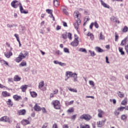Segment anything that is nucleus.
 Listing matches in <instances>:
<instances>
[{"instance_id": "nucleus-1", "label": "nucleus", "mask_w": 128, "mask_h": 128, "mask_svg": "<svg viewBox=\"0 0 128 128\" xmlns=\"http://www.w3.org/2000/svg\"><path fill=\"white\" fill-rule=\"evenodd\" d=\"M66 76L67 78H65L66 81L69 78H74V82H78V74H76V73H74L72 72H66Z\"/></svg>"}, {"instance_id": "nucleus-2", "label": "nucleus", "mask_w": 128, "mask_h": 128, "mask_svg": "<svg viewBox=\"0 0 128 128\" xmlns=\"http://www.w3.org/2000/svg\"><path fill=\"white\" fill-rule=\"evenodd\" d=\"M52 104H53L54 108H56V110H60V103L58 100H53Z\"/></svg>"}, {"instance_id": "nucleus-3", "label": "nucleus", "mask_w": 128, "mask_h": 128, "mask_svg": "<svg viewBox=\"0 0 128 128\" xmlns=\"http://www.w3.org/2000/svg\"><path fill=\"white\" fill-rule=\"evenodd\" d=\"M74 36L75 37L74 40L70 43V44L72 46H78V37L76 34Z\"/></svg>"}, {"instance_id": "nucleus-4", "label": "nucleus", "mask_w": 128, "mask_h": 128, "mask_svg": "<svg viewBox=\"0 0 128 128\" xmlns=\"http://www.w3.org/2000/svg\"><path fill=\"white\" fill-rule=\"evenodd\" d=\"M80 120H85L87 122L92 120V116L88 114H84L80 116Z\"/></svg>"}, {"instance_id": "nucleus-5", "label": "nucleus", "mask_w": 128, "mask_h": 128, "mask_svg": "<svg viewBox=\"0 0 128 128\" xmlns=\"http://www.w3.org/2000/svg\"><path fill=\"white\" fill-rule=\"evenodd\" d=\"M19 8L20 10V12L21 14H28V11L24 10V8L22 7V3H19Z\"/></svg>"}, {"instance_id": "nucleus-6", "label": "nucleus", "mask_w": 128, "mask_h": 128, "mask_svg": "<svg viewBox=\"0 0 128 128\" xmlns=\"http://www.w3.org/2000/svg\"><path fill=\"white\" fill-rule=\"evenodd\" d=\"M20 55L22 58H26V56H28V52L26 51H23L20 54Z\"/></svg>"}, {"instance_id": "nucleus-7", "label": "nucleus", "mask_w": 128, "mask_h": 128, "mask_svg": "<svg viewBox=\"0 0 128 128\" xmlns=\"http://www.w3.org/2000/svg\"><path fill=\"white\" fill-rule=\"evenodd\" d=\"M106 122V119L102 121H99L97 122V126L98 128H102V126H104V124Z\"/></svg>"}, {"instance_id": "nucleus-8", "label": "nucleus", "mask_w": 128, "mask_h": 128, "mask_svg": "<svg viewBox=\"0 0 128 128\" xmlns=\"http://www.w3.org/2000/svg\"><path fill=\"white\" fill-rule=\"evenodd\" d=\"M80 20L78 19L76 20V22L74 24V26L76 30H78L80 26Z\"/></svg>"}, {"instance_id": "nucleus-9", "label": "nucleus", "mask_w": 128, "mask_h": 128, "mask_svg": "<svg viewBox=\"0 0 128 128\" xmlns=\"http://www.w3.org/2000/svg\"><path fill=\"white\" fill-rule=\"evenodd\" d=\"M26 110H18L17 114H18V116H24L26 114Z\"/></svg>"}, {"instance_id": "nucleus-10", "label": "nucleus", "mask_w": 128, "mask_h": 128, "mask_svg": "<svg viewBox=\"0 0 128 128\" xmlns=\"http://www.w3.org/2000/svg\"><path fill=\"white\" fill-rule=\"evenodd\" d=\"M16 2H18V1L16 0L12 1L11 2L12 7L14 8H18V5L16 4Z\"/></svg>"}, {"instance_id": "nucleus-11", "label": "nucleus", "mask_w": 128, "mask_h": 128, "mask_svg": "<svg viewBox=\"0 0 128 128\" xmlns=\"http://www.w3.org/2000/svg\"><path fill=\"white\" fill-rule=\"evenodd\" d=\"M74 18H78V20H80V12L78 10L75 11L74 14Z\"/></svg>"}, {"instance_id": "nucleus-12", "label": "nucleus", "mask_w": 128, "mask_h": 128, "mask_svg": "<svg viewBox=\"0 0 128 128\" xmlns=\"http://www.w3.org/2000/svg\"><path fill=\"white\" fill-rule=\"evenodd\" d=\"M10 120L8 117L4 116L0 118V122H8Z\"/></svg>"}, {"instance_id": "nucleus-13", "label": "nucleus", "mask_w": 128, "mask_h": 128, "mask_svg": "<svg viewBox=\"0 0 128 128\" xmlns=\"http://www.w3.org/2000/svg\"><path fill=\"white\" fill-rule=\"evenodd\" d=\"M4 56L7 58H10L12 56V52L10 51H9L8 52H5Z\"/></svg>"}, {"instance_id": "nucleus-14", "label": "nucleus", "mask_w": 128, "mask_h": 128, "mask_svg": "<svg viewBox=\"0 0 128 128\" xmlns=\"http://www.w3.org/2000/svg\"><path fill=\"white\" fill-rule=\"evenodd\" d=\"M13 98H14V100H16L17 102H18V100H20L22 99L21 96H18L17 94L14 95Z\"/></svg>"}, {"instance_id": "nucleus-15", "label": "nucleus", "mask_w": 128, "mask_h": 128, "mask_svg": "<svg viewBox=\"0 0 128 128\" xmlns=\"http://www.w3.org/2000/svg\"><path fill=\"white\" fill-rule=\"evenodd\" d=\"M34 108L36 112H40V110H42V108H40V106H38V104H35Z\"/></svg>"}, {"instance_id": "nucleus-16", "label": "nucleus", "mask_w": 128, "mask_h": 128, "mask_svg": "<svg viewBox=\"0 0 128 128\" xmlns=\"http://www.w3.org/2000/svg\"><path fill=\"white\" fill-rule=\"evenodd\" d=\"M111 22H118L120 24V20H118V18H116L115 16H112L110 18Z\"/></svg>"}, {"instance_id": "nucleus-17", "label": "nucleus", "mask_w": 128, "mask_h": 128, "mask_svg": "<svg viewBox=\"0 0 128 128\" xmlns=\"http://www.w3.org/2000/svg\"><path fill=\"white\" fill-rule=\"evenodd\" d=\"M21 124L23 125V126H26V124H30V121H28V120H23L22 122H21Z\"/></svg>"}, {"instance_id": "nucleus-18", "label": "nucleus", "mask_w": 128, "mask_h": 128, "mask_svg": "<svg viewBox=\"0 0 128 128\" xmlns=\"http://www.w3.org/2000/svg\"><path fill=\"white\" fill-rule=\"evenodd\" d=\"M28 85H22L21 86L20 88L22 90V92H25L26 90V88H28Z\"/></svg>"}, {"instance_id": "nucleus-19", "label": "nucleus", "mask_w": 128, "mask_h": 128, "mask_svg": "<svg viewBox=\"0 0 128 128\" xmlns=\"http://www.w3.org/2000/svg\"><path fill=\"white\" fill-rule=\"evenodd\" d=\"M100 2H101V4L102 6H104V8H110V6L108 5V4L104 3V1H102V0H100Z\"/></svg>"}, {"instance_id": "nucleus-20", "label": "nucleus", "mask_w": 128, "mask_h": 128, "mask_svg": "<svg viewBox=\"0 0 128 128\" xmlns=\"http://www.w3.org/2000/svg\"><path fill=\"white\" fill-rule=\"evenodd\" d=\"M118 96L120 98H124V93L122 92H120V91H119L117 92Z\"/></svg>"}, {"instance_id": "nucleus-21", "label": "nucleus", "mask_w": 128, "mask_h": 128, "mask_svg": "<svg viewBox=\"0 0 128 128\" xmlns=\"http://www.w3.org/2000/svg\"><path fill=\"white\" fill-rule=\"evenodd\" d=\"M126 104H128V98H125L121 102V104L122 106H126Z\"/></svg>"}, {"instance_id": "nucleus-22", "label": "nucleus", "mask_w": 128, "mask_h": 128, "mask_svg": "<svg viewBox=\"0 0 128 128\" xmlns=\"http://www.w3.org/2000/svg\"><path fill=\"white\" fill-rule=\"evenodd\" d=\"M44 86V80H42L38 84V88L42 90V86Z\"/></svg>"}, {"instance_id": "nucleus-23", "label": "nucleus", "mask_w": 128, "mask_h": 128, "mask_svg": "<svg viewBox=\"0 0 128 128\" xmlns=\"http://www.w3.org/2000/svg\"><path fill=\"white\" fill-rule=\"evenodd\" d=\"M20 80H22V78L18 75H16L14 78V82H20Z\"/></svg>"}, {"instance_id": "nucleus-24", "label": "nucleus", "mask_w": 128, "mask_h": 128, "mask_svg": "<svg viewBox=\"0 0 128 128\" xmlns=\"http://www.w3.org/2000/svg\"><path fill=\"white\" fill-rule=\"evenodd\" d=\"M2 96H10V94L8 92L6 91L2 92Z\"/></svg>"}, {"instance_id": "nucleus-25", "label": "nucleus", "mask_w": 128, "mask_h": 128, "mask_svg": "<svg viewBox=\"0 0 128 128\" xmlns=\"http://www.w3.org/2000/svg\"><path fill=\"white\" fill-rule=\"evenodd\" d=\"M95 50H96V52H104V50L102 49L100 47H96L95 48Z\"/></svg>"}, {"instance_id": "nucleus-26", "label": "nucleus", "mask_w": 128, "mask_h": 128, "mask_svg": "<svg viewBox=\"0 0 128 128\" xmlns=\"http://www.w3.org/2000/svg\"><path fill=\"white\" fill-rule=\"evenodd\" d=\"M22 59L23 58L19 54L18 56L16 58V59L15 60V62H22Z\"/></svg>"}, {"instance_id": "nucleus-27", "label": "nucleus", "mask_w": 128, "mask_h": 128, "mask_svg": "<svg viewBox=\"0 0 128 128\" xmlns=\"http://www.w3.org/2000/svg\"><path fill=\"white\" fill-rule=\"evenodd\" d=\"M88 52L90 54V56H96V54L94 52V51H92L91 50H88Z\"/></svg>"}, {"instance_id": "nucleus-28", "label": "nucleus", "mask_w": 128, "mask_h": 128, "mask_svg": "<svg viewBox=\"0 0 128 128\" xmlns=\"http://www.w3.org/2000/svg\"><path fill=\"white\" fill-rule=\"evenodd\" d=\"M87 36H90V38L92 40H94V34L90 32H88Z\"/></svg>"}, {"instance_id": "nucleus-29", "label": "nucleus", "mask_w": 128, "mask_h": 128, "mask_svg": "<svg viewBox=\"0 0 128 128\" xmlns=\"http://www.w3.org/2000/svg\"><path fill=\"white\" fill-rule=\"evenodd\" d=\"M126 40H128V37H126L124 40H123L120 44V46H124L125 44H126Z\"/></svg>"}, {"instance_id": "nucleus-30", "label": "nucleus", "mask_w": 128, "mask_h": 128, "mask_svg": "<svg viewBox=\"0 0 128 128\" xmlns=\"http://www.w3.org/2000/svg\"><path fill=\"white\" fill-rule=\"evenodd\" d=\"M54 6H60V2L58 0H54Z\"/></svg>"}, {"instance_id": "nucleus-31", "label": "nucleus", "mask_w": 128, "mask_h": 128, "mask_svg": "<svg viewBox=\"0 0 128 128\" xmlns=\"http://www.w3.org/2000/svg\"><path fill=\"white\" fill-rule=\"evenodd\" d=\"M88 20H90V18H88V16H86L84 18V23L83 24V26H84L86 22H88Z\"/></svg>"}, {"instance_id": "nucleus-32", "label": "nucleus", "mask_w": 128, "mask_h": 128, "mask_svg": "<svg viewBox=\"0 0 128 128\" xmlns=\"http://www.w3.org/2000/svg\"><path fill=\"white\" fill-rule=\"evenodd\" d=\"M30 93L31 94V96H32V98H36L38 96V94H36V92H30Z\"/></svg>"}, {"instance_id": "nucleus-33", "label": "nucleus", "mask_w": 128, "mask_h": 128, "mask_svg": "<svg viewBox=\"0 0 128 128\" xmlns=\"http://www.w3.org/2000/svg\"><path fill=\"white\" fill-rule=\"evenodd\" d=\"M99 40H104V36L102 34V32H100V34Z\"/></svg>"}, {"instance_id": "nucleus-34", "label": "nucleus", "mask_w": 128, "mask_h": 128, "mask_svg": "<svg viewBox=\"0 0 128 128\" xmlns=\"http://www.w3.org/2000/svg\"><path fill=\"white\" fill-rule=\"evenodd\" d=\"M79 52H85V54H88L86 50L84 48H80Z\"/></svg>"}, {"instance_id": "nucleus-35", "label": "nucleus", "mask_w": 128, "mask_h": 128, "mask_svg": "<svg viewBox=\"0 0 128 128\" xmlns=\"http://www.w3.org/2000/svg\"><path fill=\"white\" fill-rule=\"evenodd\" d=\"M80 128H90V126L88 124H80Z\"/></svg>"}, {"instance_id": "nucleus-36", "label": "nucleus", "mask_w": 128, "mask_h": 128, "mask_svg": "<svg viewBox=\"0 0 128 128\" xmlns=\"http://www.w3.org/2000/svg\"><path fill=\"white\" fill-rule=\"evenodd\" d=\"M119 52H120V54L122 56H124V52L122 50V48L119 47L118 48Z\"/></svg>"}, {"instance_id": "nucleus-37", "label": "nucleus", "mask_w": 128, "mask_h": 128, "mask_svg": "<svg viewBox=\"0 0 128 128\" xmlns=\"http://www.w3.org/2000/svg\"><path fill=\"white\" fill-rule=\"evenodd\" d=\"M46 12H48V14H49L51 15V16H52V10L50 9H47L46 10Z\"/></svg>"}, {"instance_id": "nucleus-38", "label": "nucleus", "mask_w": 128, "mask_h": 128, "mask_svg": "<svg viewBox=\"0 0 128 128\" xmlns=\"http://www.w3.org/2000/svg\"><path fill=\"white\" fill-rule=\"evenodd\" d=\"M20 66H26V61L22 62L20 64Z\"/></svg>"}, {"instance_id": "nucleus-39", "label": "nucleus", "mask_w": 128, "mask_h": 128, "mask_svg": "<svg viewBox=\"0 0 128 128\" xmlns=\"http://www.w3.org/2000/svg\"><path fill=\"white\" fill-rule=\"evenodd\" d=\"M20 32H21V34H24L26 32V28L22 27L21 29L20 30Z\"/></svg>"}, {"instance_id": "nucleus-40", "label": "nucleus", "mask_w": 128, "mask_h": 128, "mask_svg": "<svg viewBox=\"0 0 128 128\" xmlns=\"http://www.w3.org/2000/svg\"><path fill=\"white\" fill-rule=\"evenodd\" d=\"M126 118L127 116L126 114H122L120 116V118L122 120H126Z\"/></svg>"}, {"instance_id": "nucleus-41", "label": "nucleus", "mask_w": 128, "mask_h": 128, "mask_svg": "<svg viewBox=\"0 0 128 128\" xmlns=\"http://www.w3.org/2000/svg\"><path fill=\"white\" fill-rule=\"evenodd\" d=\"M62 12H64V14H66V16H68V9L66 8H63Z\"/></svg>"}, {"instance_id": "nucleus-42", "label": "nucleus", "mask_w": 128, "mask_h": 128, "mask_svg": "<svg viewBox=\"0 0 128 128\" xmlns=\"http://www.w3.org/2000/svg\"><path fill=\"white\" fill-rule=\"evenodd\" d=\"M128 26H124L122 29L123 32H128Z\"/></svg>"}, {"instance_id": "nucleus-43", "label": "nucleus", "mask_w": 128, "mask_h": 128, "mask_svg": "<svg viewBox=\"0 0 128 128\" xmlns=\"http://www.w3.org/2000/svg\"><path fill=\"white\" fill-rule=\"evenodd\" d=\"M8 104L10 106H12V105L14 104H12V100L10 99H8Z\"/></svg>"}, {"instance_id": "nucleus-44", "label": "nucleus", "mask_w": 128, "mask_h": 128, "mask_svg": "<svg viewBox=\"0 0 128 128\" xmlns=\"http://www.w3.org/2000/svg\"><path fill=\"white\" fill-rule=\"evenodd\" d=\"M74 112V108H70L68 110H67V112Z\"/></svg>"}, {"instance_id": "nucleus-45", "label": "nucleus", "mask_w": 128, "mask_h": 128, "mask_svg": "<svg viewBox=\"0 0 128 128\" xmlns=\"http://www.w3.org/2000/svg\"><path fill=\"white\" fill-rule=\"evenodd\" d=\"M93 24L96 28H98V22H96V21H95L94 22H93Z\"/></svg>"}, {"instance_id": "nucleus-46", "label": "nucleus", "mask_w": 128, "mask_h": 128, "mask_svg": "<svg viewBox=\"0 0 128 128\" xmlns=\"http://www.w3.org/2000/svg\"><path fill=\"white\" fill-rule=\"evenodd\" d=\"M89 84L90 86H94V82L92 80H89Z\"/></svg>"}, {"instance_id": "nucleus-47", "label": "nucleus", "mask_w": 128, "mask_h": 128, "mask_svg": "<svg viewBox=\"0 0 128 128\" xmlns=\"http://www.w3.org/2000/svg\"><path fill=\"white\" fill-rule=\"evenodd\" d=\"M67 34H68V32L62 34V38L64 40H66Z\"/></svg>"}, {"instance_id": "nucleus-48", "label": "nucleus", "mask_w": 128, "mask_h": 128, "mask_svg": "<svg viewBox=\"0 0 128 128\" xmlns=\"http://www.w3.org/2000/svg\"><path fill=\"white\" fill-rule=\"evenodd\" d=\"M118 111L120 112H124V109L122 108V106H121L118 108Z\"/></svg>"}, {"instance_id": "nucleus-49", "label": "nucleus", "mask_w": 128, "mask_h": 128, "mask_svg": "<svg viewBox=\"0 0 128 128\" xmlns=\"http://www.w3.org/2000/svg\"><path fill=\"white\" fill-rule=\"evenodd\" d=\"M68 90H70V92H78V90H74L72 88H68Z\"/></svg>"}, {"instance_id": "nucleus-50", "label": "nucleus", "mask_w": 128, "mask_h": 128, "mask_svg": "<svg viewBox=\"0 0 128 128\" xmlns=\"http://www.w3.org/2000/svg\"><path fill=\"white\" fill-rule=\"evenodd\" d=\"M120 114V112H119V111L118 110V109H117V110H116L114 112V116H118V114Z\"/></svg>"}, {"instance_id": "nucleus-51", "label": "nucleus", "mask_w": 128, "mask_h": 128, "mask_svg": "<svg viewBox=\"0 0 128 128\" xmlns=\"http://www.w3.org/2000/svg\"><path fill=\"white\" fill-rule=\"evenodd\" d=\"M14 36L15 38H16L18 42H20V38L18 37V34H14Z\"/></svg>"}, {"instance_id": "nucleus-52", "label": "nucleus", "mask_w": 128, "mask_h": 128, "mask_svg": "<svg viewBox=\"0 0 128 128\" xmlns=\"http://www.w3.org/2000/svg\"><path fill=\"white\" fill-rule=\"evenodd\" d=\"M0 62L4 64H6V66H8V62H6V60H1Z\"/></svg>"}, {"instance_id": "nucleus-53", "label": "nucleus", "mask_w": 128, "mask_h": 128, "mask_svg": "<svg viewBox=\"0 0 128 128\" xmlns=\"http://www.w3.org/2000/svg\"><path fill=\"white\" fill-rule=\"evenodd\" d=\"M67 36L69 38V40H72V34H71V33L68 32L67 34Z\"/></svg>"}, {"instance_id": "nucleus-54", "label": "nucleus", "mask_w": 128, "mask_h": 128, "mask_svg": "<svg viewBox=\"0 0 128 128\" xmlns=\"http://www.w3.org/2000/svg\"><path fill=\"white\" fill-rule=\"evenodd\" d=\"M64 52H68V54H70V50H68V48H64Z\"/></svg>"}, {"instance_id": "nucleus-55", "label": "nucleus", "mask_w": 128, "mask_h": 128, "mask_svg": "<svg viewBox=\"0 0 128 128\" xmlns=\"http://www.w3.org/2000/svg\"><path fill=\"white\" fill-rule=\"evenodd\" d=\"M98 114H104V112L100 109L98 110Z\"/></svg>"}, {"instance_id": "nucleus-56", "label": "nucleus", "mask_w": 128, "mask_h": 128, "mask_svg": "<svg viewBox=\"0 0 128 128\" xmlns=\"http://www.w3.org/2000/svg\"><path fill=\"white\" fill-rule=\"evenodd\" d=\"M58 64H59V66H66V64L62 63L60 62H59Z\"/></svg>"}, {"instance_id": "nucleus-57", "label": "nucleus", "mask_w": 128, "mask_h": 128, "mask_svg": "<svg viewBox=\"0 0 128 128\" xmlns=\"http://www.w3.org/2000/svg\"><path fill=\"white\" fill-rule=\"evenodd\" d=\"M48 123H44L43 126H42V128H48Z\"/></svg>"}, {"instance_id": "nucleus-58", "label": "nucleus", "mask_w": 128, "mask_h": 128, "mask_svg": "<svg viewBox=\"0 0 128 128\" xmlns=\"http://www.w3.org/2000/svg\"><path fill=\"white\" fill-rule=\"evenodd\" d=\"M58 90L55 89L54 90V94H58Z\"/></svg>"}, {"instance_id": "nucleus-59", "label": "nucleus", "mask_w": 128, "mask_h": 128, "mask_svg": "<svg viewBox=\"0 0 128 128\" xmlns=\"http://www.w3.org/2000/svg\"><path fill=\"white\" fill-rule=\"evenodd\" d=\"M41 110H42L43 114H46V108H42Z\"/></svg>"}, {"instance_id": "nucleus-60", "label": "nucleus", "mask_w": 128, "mask_h": 128, "mask_svg": "<svg viewBox=\"0 0 128 128\" xmlns=\"http://www.w3.org/2000/svg\"><path fill=\"white\" fill-rule=\"evenodd\" d=\"M76 115H73V116H72L71 118H71L72 120H76Z\"/></svg>"}, {"instance_id": "nucleus-61", "label": "nucleus", "mask_w": 128, "mask_h": 128, "mask_svg": "<svg viewBox=\"0 0 128 128\" xmlns=\"http://www.w3.org/2000/svg\"><path fill=\"white\" fill-rule=\"evenodd\" d=\"M122 108L124 110H128V106H122Z\"/></svg>"}, {"instance_id": "nucleus-62", "label": "nucleus", "mask_w": 128, "mask_h": 128, "mask_svg": "<svg viewBox=\"0 0 128 128\" xmlns=\"http://www.w3.org/2000/svg\"><path fill=\"white\" fill-rule=\"evenodd\" d=\"M125 50H126V52L128 54V44L125 46Z\"/></svg>"}, {"instance_id": "nucleus-63", "label": "nucleus", "mask_w": 128, "mask_h": 128, "mask_svg": "<svg viewBox=\"0 0 128 128\" xmlns=\"http://www.w3.org/2000/svg\"><path fill=\"white\" fill-rule=\"evenodd\" d=\"M92 26H94V22H92L90 26V30H92Z\"/></svg>"}, {"instance_id": "nucleus-64", "label": "nucleus", "mask_w": 128, "mask_h": 128, "mask_svg": "<svg viewBox=\"0 0 128 128\" xmlns=\"http://www.w3.org/2000/svg\"><path fill=\"white\" fill-rule=\"evenodd\" d=\"M52 128H58V125L56 124H54L52 125Z\"/></svg>"}]
</instances>
